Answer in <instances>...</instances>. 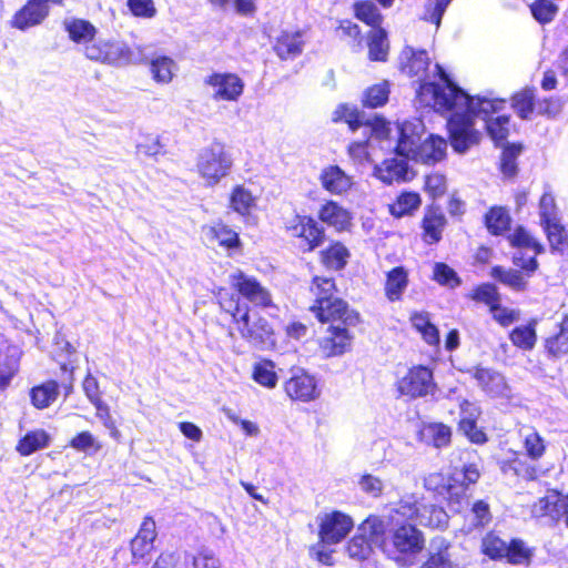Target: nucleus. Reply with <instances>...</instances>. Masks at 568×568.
I'll list each match as a JSON object with an SVG mask.
<instances>
[{
	"mask_svg": "<svg viewBox=\"0 0 568 568\" xmlns=\"http://www.w3.org/2000/svg\"><path fill=\"white\" fill-rule=\"evenodd\" d=\"M471 375L477 381L481 390L488 396L494 398L511 397V389L504 375L499 372L486 367H475L471 371Z\"/></svg>",
	"mask_w": 568,
	"mask_h": 568,
	"instance_id": "nucleus-18",
	"label": "nucleus"
},
{
	"mask_svg": "<svg viewBox=\"0 0 568 568\" xmlns=\"http://www.w3.org/2000/svg\"><path fill=\"white\" fill-rule=\"evenodd\" d=\"M384 535V521L376 516L368 517L348 542L347 552L349 557L357 560L368 558L373 547H382Z\"/></svg>",
	"mask_w": 568,
	"mask_h": 568,
	"instance_id": "nucleus-7",
	"label": "nucleus"
},
{
	"mask_svg": "<svg viewBox=\"0 0 568 568\" xmlns=\"http://www.w3.org/2000/svg\"><path fill=\"white\" fill-rule=\"evenodd\" d=\"M320 219L337 230H344L349 224V214L337 203L327 202L320 211Z\"/></svg>",
	"mask_w": 568,
	"mask_h": 568,
	"instance_id": "nucleus-37",
	"label": "nucleus"
},
{
	"mask_svg": "<svg viewBox=\"0 0 568 568\" xmlns=\"http://www.w3.org/2000/svg\"><path fill=\"white\" fill-rule=\"evenodd\" d=\"M311 292L315 296L311 311L320 322H336V320H343L344 323L353 322L347 304L335 296L336 286L332 277L315 276Z\"/></svg>",
	"mask_w": 568,
	"mask_h": 568,
	"instance_id": "nucleus-5",
	"label": "nucleus"
},
{
	"mask_svg": "<svg viewBox=\"0 0 568 568\" xmlns=\"http://www.w3.org/2000/svg\"><path fill=\"white\" fill-rule=\"evenodd\" d=\"M352 518L341 511L326 514L321 521L320 538L322 544L335 545L344 539L353 528Z\"/></svg>",
	"mask_w": 568,
	"mask_h": 568,
	"instance_id": "nucleus-17",
	"label": "nucleus"
},
{
	"mask_svg": "<svg viewBox=\"0 0 568 568\" xmlns=\"http://www.w3.org/2000/svg\"><path fill=\"white\" fill-rule=\"evenodd\" d=\"M400 59L404 73L425 80L430 63L426 50H415L412 47H406L402 52Z\"/></svg>",
	"mask_w": 568,
	"mask_h": 568,
	"instance_id": "nucleus-26",
	"label": "nucleus"
},
{
	"mask_svg": "<svg viewBox=\"0 0 568 568\" xmlns=\"http://www.w3.org/2000/svg\"><path fill=\"white\" fill-rule=\"evenodd\" d=\"M511 219L505 207L495 206L485 215V224L494 235H499L509 229Z\"/></svg>",
	"mask_w": 568,
	"mask_h": 568,
	"instance_id": "nucleus-42",
	"label": "nucleus"
},
{
	"mask_svg": "<svg viewBox=\"0 0 568 568\" xmlns=\"http://www.w3.org/2000/svg\"><path fill=\"white\" fill-rule=\"evenodd\" d=\"M471 526L480 528L488 525L491 520V513L489 505L485 500H477L473 504L470 509Z\"/></svg>",
	"mask_w": 568,
	"mask_h": 568,
	"instance_id": "nucleus-62",
	"label": "nucleus"
},
{
	"mask_svg": "<svg viewBox=\"0 0 568 568\" xmlns=\"http://www.w3.org/2000/svg\"><path fill=\"white\" fill-rule=\"evenodd\" d=\"M389 88L387 82L375 84L364 92V105L369 108H378L388 100Z\"/></svg>",
	"mask_w": 568,
	"mask_h": 568,
	"instance_id": "nucleus-53",
	"label": "nucleus"
},
{
	"mask_svg": "<svg viewBox=\"0 0 568 568\" xmlns=\"http://www.w3.org/2000/svg\"><path fill=\"white\" fill-rule=\"evenodd\" d=\"M357 485L364 494L373 498L381 497L385 489L384 480L372 474L362 475L358 479Z\"/></svg>",
	"mask_w": 568,
	"mask_h": 568,
	"instance_id": "nucleus-58",
	"label": "nucleus"
},
{
	"mask_svg": "<svg viewBox=\"0 0 568 568\" xmlns=\"http://www.w3.org/2000/svg\"><path fill=\"white\" fill-rule=\"evenodd\" d=\"M49 13L48 4L41 0H29L13 17L12 26L20 30L41 23Z\"/></svg>",
	"mask_w": 568,
	"mask_h": 568,
	"instance_id": "nucleus-25",
	"label": "nucleus"
},
{
	"mask_svg": "<svg viewBox=\"0 0 568 568\" xmlns=\"http://www.w3.org/2000/svg\"><path fill=\"white\" fill-rule=\"evenodd\" d=\"M436 388L433 372L426 366H415L397 382V389L402 395L410 398L425 397Z\"/></svg>",
	"mask_w": 568,
	"mask_h": 568,
	"instance_id": "nucleus-12",
	"label": "nucleus"
},
{
	"mask_svg": "<svg viewBox=\"0 0 568 568\" xmlns=\"http://www.w3.org/2000/svg\"><path fill=\"white\" fill-rule=\"evenodd\" d=\"M232 165L231 153L223 143L216 141L200 151L196 162L199 174L211 186L225 178Z\"/></svg>",
	"mask_w": 568,
	"mask_h": 568,
	"instance_id": "nucleus-6",
	"label": "nucleus"
},
{
	"mask_svg": "<svg viewBox=\"0 0 568 568\" xmlns=\"http://www.w3.org/2000/svg\"><path fill=\"white\" fill-rule=\"evenodd\" d=\"M531 513L536 517L548 516L556 521L562 520L568 527V495L551 491L534 504Z\"/></svg>",
	"mask_w": 568,
	"mask_h": 568,
	"instance_id": "nucleus-19",
	"label": "nucleus"
},
{
	"mask_svg": "<svg viewBox=\"0 0 568 568\" xmlns=\"http://www.w3.org/2000/svg\"><path fill=\"white\" fill-rule=\"evenodd\" d=\"M355 16L372 29L381 28L383 17L378 8L371 1H359L354 6Z\"/></svg>",
	"mask_w": 568,
	"mask_h": 568,
	"instance_id": "nucleus-47",
	"label": "nucleus"
},
{
	"mask_svg": "<svg viewBox=\"0 0 568 568\" xmlns=\"http://www.w3.org/2000/svg\"><path fill=\"white\" fill-rule=\"evenodd\" d=\"M425 133V125L417 118L397 124L396 155L425 164L443 160L447 149L446 140L433 134L423 138Z\"/></svg>",
	"mask_w": 568,
	"mask_h": 568,
	"instance_id": "nucleus-2",
	"label": "nucleus"
},
{
	"mask_svg": "<svg viewBox=\"0 0 568 568\" xmlns=\"http://www.w3.org/2000/svg\"><path fill=\"white\" fill-rule=\"evenodd\" d=\"M470 298L476 302L485 303L490 307L494 306L495 303L500 301V295L498 293L497 287L490 283H484L476 288L470 294Z\"/></svg>",
	"mask_w": 568,
	"mask_h": 568,
	"instance_id": "nucleus-59",
	"label": "nucleus"
},
{
	"mask_svg": "<svg viewBox=\"0 0 568 568\" xmlns=\"http://www.w3.org/2000/svg\"><path fill=\"white\" fill-rule=\"evenodd\" d=\"M453 0H425L423 19L439 28L443 16Z\"/></svg>",
	"mask_w": 568,
	"mask_h": 568,
	"instance_id": "nucleus-51",
	"label": "nucleus"
},
{
	"mask_svg": "<svg viewBox=\"0 0 568 568\" xmlns=\"http://www.w3.org/2000/svg\"><path fill=\"white\" fill-rule=\"evenodd\" d=\"M285 392L291 399L304 403L316 399L321 394L315 377L302 368L291 372L285 382Z\"/></svg>",
	"mask_w": 568,
	"mask_h": 568,
	"instance_id": "nucleus-16",
	"label": "nucleus"
},
{
	"mask_svg": "<svg viewBox=\"0 0 568 568\" xmlns=\"http://www.w3.org/2000/svg\"><path fill=\"white\" fill-rule=\"evenodd\" d=\"M535 326L536 321H531L528 325L515 327L509 335L511 343L524 351L532 349L537 342Z\"/></svg>",
	"mask_w": 568,
	"mask_h": 568,
	"instance_id": "nucleus-41",
	"label": "nucleus"
},
{
	"mask_svg": "<svg viewBox=\"0 0 568 568\" xmlns=\"http://www.w3.org/2000/svg\"><path fill=\"white\" fill-rule=\"evenodd\" d=\"M83 53L90 60L111 65L126 64L131 59L130 49L123 42L97 38L87 45Z\"/></svg>",
	"mask_w": 568,
	"mask_h": 568,
	"instance_id": "nucleus-10",
	"label": "nucleus"
},
{
	"mask_svg": "<svg viewBox=\"0 0 568 568\" xmlns=\"http://www.w3.org/2000/svg\"><path fill=\"white\" fill-rule=\"evenodd\" d=\"M351 317L353 322H348L347 324H353L356 321V316L351 314ZM338 321L339 323L337 325L332 324L328 327V335L323 337L320 344L322 352L327 357L343 354L351 345L352 337L345 327L346 323H344L343 320Z\"/></svg>",
	"mask_w": 568,
	"mask_h": 568,
	"instance_id": "nucleus-20",
	"label": "nucleus"
},
{
	"mask_svg": "<svg viewBox=\"0 0 568 568\" xmlns=\"http://www.w3.org/2000/svg\"><path fill=\"white\" fill-rule=\"evenodd\" d=\"M534 90L525 89L513 97V108L521 119H527L534 110Z\"/></svg>",
	"mask_w": 568,
	"mask_h": 568,
	"instance_id": "nucleus-54",
	"label": "nucleus"
},
{
	"mask_svg": "<svg viewBox=\"0 0 568 568\" xmlns=\"http://www.w3.org/2000/svg\"><path fill=\"white\" fill-rule=\"evenodd\" d=\"M493 318L501 326L507 327L519 320V311L503 306L500 301L490 307Z\"/></svg>",
	"mask_w": 568,
	"mask_h": 568,
	"instance_id": "nucleus-61",
	"label": "nucleus"
},
{
	"mask_svg": "<svg viewBox=\"0 0 568 568\" xmlns=\"http://www.w3.org/2000/svg\"><path fill=\"white\" fill-rule=\"evenodd\" d=\"M230 204L234 212L244 216L256 205V197L245 186L237 185L231 193Z\"/></svg>",
	"mask_w": 568,
	"mask_h": 568,
	"instance_id": "nucleus-38",
	"label": "nucleus"
},
{
	"mask_svg": "<svg viewBox=\"0 0 568 568\" xmlns=\"http://www.w3.org/2000/svg\"><path fill=\"white\" fill-rule=\"evenodd\" d=\"M408 272L404 266H396L386 273L384 292L386 298L392 302H399L408 287Z\"/></svg>",
	"mask_w": 568,
	"mask_h": 568,
	"instance_id": "nucleus-29",
	"label": "nucleus"
},
{
	"mask_svg": "<svg viewBox=\"0 0 568 568\" xmlns=\"http://www.w3.org/2000/svg\"><path fill=\"white\" fill-rule=\"evenodd\" d=\"M439 81H424L417 91L419 103L436 112L450 113L447 121L450 144L458 153H465L480 140L475 129V119L484 122V128L496 144L504 143L509 134V116L498 114L506 106L505 99L491 95L470 97L455 84L439 65L435 64Z\"/></svg>",
	"mask_w": 568,
	"mask_h": 568,
	"instance_id": "nucleus-1",
	"label": "nucleus"
},
{
	"mask_svg": "<svg viewBox=\"0 0 568 568\" xmlns=\"http://www.w3.org/2000/svg\"><path fill=\"white\" fill-rule=\"evenodd\" d=\"M63 28L70 40L82 45L83 50L94 41L98 33L97 28L91 22L74 17L65 18L63 20Z\"/></svg>",
	"mask_w": 568,
	"mask_h": 568,
	"instance_id": "nucleus-27",
	"label": "nucleus"
},
{
	"mask_svg": "<svg viewBox=\"0 0 568 568\" xmlns=\"http://www.w3.org/2000/svg\"><path fill=\"white\" fill-rule=\"evenodd\" d=\"M368 58L386 61L388 54L387 33L383 28L371 29L367 36Z\"/></svg>",
	"mask_w": 568,
	"mask_h": 568,
	"instance_id": "nucleus-35",
	"label": "nucleus"
},
{
	"mask_svg": "<svg viewBox=\"0 0 568 568\" xmlns=\"http://www.w3.org/2000/svg\"><path fill=\"white\" fill-rule=\"evenodd\" d=\"M481 549L491 559L504 558L507 551V542L494 532H489L483 538Z\"/></svg>",
	"mask_w": 568,
	"mask_h": 568,
	"instance_id": "nucleus-55",
	"label": "nucleus"
},
{
	"mask_svg": "<svg viewBox=\"0 0 568 568\" xmlns=\"http://www.w3.org/2000/svg\"><path fill=\"white\" fill-rule=\"evenodd\" d=\"M230 283L239 293L235 296H242L247 302L257 307H273V298L270 291L264 287L256 278L237 271L230 275Z\"/></svg>",
	"mask_w": 568,
	"mask_h": 568,
	"instance_id": "nucleus-11",
	"label": "nucleus"
},
{
	"mask_svg": "<svg viewBox=\"0 0 568 568\" xmlns=\"http://www.w3.org/2000/svg\"><path fill=\"white\" fill-rule=\"evenodd\" d=\"M433 504L419 503L414 496L406 497L399 501L397 507L394 509L392 520L399 521V518L412 521V524L419 525V519L424 517H430L433 514Z\"/></svg>",
	"mask_w": 568,
	"mask_h": 568,
	"instance_id": "nucleus-24",
	"label": "nucleus"
},
{
	"mask_svg": "<svg viewBox=\"0 0 568 568\" xmlns=\"http://www.w3.org/2000/svg\"><path fill=\"white\" fill-rule=\"evenodd\" d=\"M505 557L514 565L525 564L530 558V551L521 540L515 539L507 544Z\"/></svg>",
	"mask_w": 568,
	"mask_h": 568,
	"instance_id": "nucleus-63",
	"label": "nucleus"
},
{
	"mask_svg": "<svg viewBox=\"0 0 568 568\" xmlns=\"http://www.w3.org/2000/svg\"><path fill=\"white\" fill-rule=\"evenodd\" d=\"M423 546L422 534L412 523L395 528L388 539L384 537L382 544L384 551L396 561H400L404 555L417 554Z\"/></svg>",
	"mask_w": 568,
	"mask_h": 568,
	"instance_id": "nucleus-8",
	"label": "nucleus"
},
{
	"mask_svg": "<svg viewBox=\"0 0 568 568\" xmlns=\"http://www.w3.org/2000/svg\"><path fill=\"white\" fill-rule=\"evenodd\" d=\"M206 235L226 248H234L240 244L237 233L222 223L210 226L206 230Z\"/></svg>",
	"mask_w": 568,
	"mask_h": 568,
	"instance_id": "nucleus-46",
	"label": "nucleus"
},
{
	"mask_svg": "<svg viewBox=\"0 0 568 568\" xmlns=\"http://www.w3.org/2000/svg\"><path fill=\"white\" fill-rule=\"evenodd\" d=\"M286 231L301 240L300 247L304 251H312L323 242V231L317 223L304 215L295 214L285 222Z\"/></svg>",
	"mask_w": 568,
	"mask_h": 568,
	"instance_id": "nucleus-13",
	"label": "nucleus"
},
{
	"mask_svg": "<svg viewBox=\"0 0 568 568\" xmlns=\"http://www.w3.org/2000/svg\"><path fill=\"white\" fill-rule=\"evenodd\" d=\"M490 275L515 291H525L527 287V281L518 270H507L497 265L491 268Z\"/></svg>",
	"mask_w": 568,
	"mask_h": 568,
	"instance_id": "nucleus-40",
	"label": "nucleus"
},
{
	"mask_svg": "<svg viewBox=\"0 0 568 568\" xmlns=\"http://www.w3.org/2000/svg\"><path fill=\"white\" fill-rule=\"evenodd\" d=\"M447 224L446 216L438 209H428L423 217V239L427 244L438 243Z\"/></svg>",
	"mask_w": 568,
	"mask_h": 568,
	"instance_id": "nucleus-30",
	"label": "nucleus"
},
{
	"mask_svg": "<svg viewBox=\"0 0 568 568\" xmlns=\"http://www.w3.org/2000/svg\"><path fill=\"white\" fill-rule=\"evenodd\" d=\"M508 240L510 244L518 247V250L542 248V246L521 226L517 227L514 233L508 236Z\"/></svg>",
	"mask_w": 568,
	"mask_h": 568,
	"instance_id": "nucleus-64",
	"label": "nucleus"
},
{
	"mask_svg": "<svg viewBox=\"0 0 568 568\" xmlns=\"http://www.w3.org/2000/svg\"><path fill=\"white\" fill-rule=\"evenodd\" d=\"M62 387L55 381H48L41 385L34 386L30 390L32 405L38 409H44L54 403L59 395V388Z\"/></svg>",
	"mask_w": 568,
	"mask_h": 568,
	"instance_id": "nucleus-33",
	"label": "nucleus"
},
{
	"mask_svg": "<svg viewBox=\"0 0 568 568\" xmlns=\"http://www.w3.org/2000/svg\"><path fill=\"white\" fill-rule=\"evenodd\" d=\"M520 437L524 440V446L528 457L534 460L539 459L546 449L544 439L532 427L524 426L519 430Z\"/></svg>",
	"mask_w": 568,
	"mask_h": 568,
	"instance_id": "nucleus-39",
	"label": "nucleus"
},
{
	"mask_svg": "<svg viewBox=\"0 0 568 568\" xmlns=\"http://www.w3.org/2000/svg\"><path fill=\"white\" fill-rule=\"evenodd\" d=\"M304 34L302 31H282L273 42V50L281 60H294L304 49Z\"/></svg>",
	"mask_w": 568,
	"mask_h": 568,
	"instance_id": "nucleus-22",
	"label": "nucleus"
},
{
	"mask_svg": "<svg viewBox=\"0 0 568 568\" xmlns=\"http://www.w3.org/2000/svg\"><path fill=\"white\" fill-rule=\"evenodd\" d=\"M217 298L221 307L232 315L243 339L260 349H270L275 346L274 329L266 318L251 311L245 303H241L239 296L227 290H220Z\"/></svg>",
	"mask_w": 568,
	"mask_h": 568,
	"instance_id": "nucleus-3",
	"label": "nucleus"
},
{
	"mask_svg": "<svg viewBox=\"0 0 568 568\" xmlns=\"http://www.w3.org/2000/svg\"><path fill=\"white\" fill-rule=\"evenodd\" d=\"M342 113L341 118L345 120L348 128L353 132L361 131L363 140L358 139L349 145V153L353 156H362L366 153V148L374 141L384 142L388 139L390 129L389 123L384 119L374 118L373 120L366 118L363 112L348 106H341L335 111L334 120L336 121V113Z\"/></svg>",
	"mask_w": 568,
	"mask_h": 568,
	"instance_id": "nucleus-4",
	"label": "nucleus"
},
{
	"mask_svg": "<svg viewBox=\"0 0 568 568\" xmlns=\"http://www.w3.org/2000/svg\"><path fill=\"white\" fill-rule=\"evenodd\" d=\"M423 436L435 447L442 448L449 444L452 432L448 426L440 423H434L425 426Z\"/></svg>",
	"mask_w": 568,
	"mask_h": 568,
	"instance_id": "nucleus-48",
	"label": "nucleus"
},
{
	"mask_svg": "<svg viewBox=\"0 0 568 568\" xmlns=\"http://www.w3.org/2000/svg\"><path fill=\"white\" fill-rule=\"evenodd\" d=\"M253 378L262 386L273 388L276 386L277 376L272 362L260 363L254 367Z\"/></svg>",
	"mask_w": 568,
	"mask_h": 568,
	"instance_id": "nucleus-57",
	"label": "nucleus"
},
{
	"mask_svg": "<svg viewBox=\"0 0 568 568\" xmlns=\"http://www.w3.org/2000/svg\"><path fill=\"white\" fill-rule=\"evenodd\" d=\"M348 256L347 248L335 243L322 252V262L327 268L338 271L346 265Z\"/></svg>",
	"mask_w": 568,
	"mask_h": 568,
	"instance_id": "nucleus-45",
	"label": "nucleus"
},
{
	"mask_svg": "<svg viewBox=\"0 0 568 568\" xmlns=\"http://www.w3.org/2000/svg\"><path fill=\"white\" fill-rule=\"evenodd\" d=\"M542 248L518 250L513 257L516 266L527 272L528 276L537 270L538 263L536 256Z\"/></svg>",
	"mask_w": 568,
	"mask_h": 568,
	"instance_id": "nucleus-56",
	"label": "nucleus"
},
{
	"mask_svg": "<svg viewBox=\"0 0 568 568\" xmlns=\"http://www.w3.org/2000/svg\"><path fill=\"white\" fill-rule=\"evenodd\" d=\"M479 470L475 464L464 465L462 470H456L448 480L447 498L453 510L459 513L468 506L467 488L479 478Z\"/></svg>",
	"mask_w": 568,
	"mask_h": 568,
	"instance_id": "nucleus-9",
	"label": "nucleus"
},
{
	"mask_svg": "<svg viewBox=\"0 0 568 568\" xmlns=\"http://www.w3.org/2000/svg\"><path fill=\"white\" fill-rule=\"evenodd\" d=\"M409 161L410 159L398 155L384 160L381 165L375 168V176L387 184L407 181L410 179Z\"/></svg>",
	"mask_w": 568,
	"mask_h": 568,
	"instance_id": "nucleus-23",
	"label": "nucleus"
},
{
	"mask_svg": "<svg viewBox=\"0 0 568 568\" xmlns=\"http://www.w3.org/2000/svg\"><path fill=\"white\" fill-rule=\"evenodd\" d=\"M463 417L459 422L460 429L475 444H484L487 440L486 434L476 425L477 408L467 400L460 404Z\"/></svg>",
	"mask_w": 568,
	"mask_h": 568,
	"instance_id": "nucleus-32",
	"label": "nucleus"
},
{
	"mask_svg": "<svg viewBox=\"0 0 568 568\" xmlns=\"http://www.w3.org/2000/svg\"><path fill=\"white\" fill-rule=\"evenodd\" d=\"M48 444V434L42 429H38L27 433L24 437L19 442L17 449L21 455L29 456L32 453L47 447Z\"/></svg>",
	"mask_w": 568,
	"mask_h": 568,
	"instance_id": "nucleus-43",
	"label": "nucleus"
},
{
	"mask_svg": "<svg viewBox=\"0 0 568 568\" xmlns=\"http://www.w3.org/2000/svg\"><path fill=\"white\" fill-rule=\"evenodd\" d=\"M545 348L552 357H561L568 353V315L558 324V332L545 339Z\"/></svg>",
	"mask_w": 568,
	"mask_h": 568,
	"instance_id": "nucleus-34",
	"label": "nucleus"
},
{
	"mask_svg": "<svg viewBox=\"0 0 568 568\" xmlns=\"http://www.w3.org/2000/svg\"><path fill=\"white\" fill-rule=\"evenodd\" d=\"M204 83L213 89L215 101L235 102L244 91V81L231 72H214L205 78Z\"/></svg>",
	"mask_w": 568,
	"mask_h": 568,
	"instance_id": "nucleus-14",
	"label": "nucleus"
},
{
	"mask_svg": "<svg viewBox=\"0 0 568 568\" xmlns=\"http://www.w3.org/2000/svg\"><path fill=\"white\" fill-rule=\"evenodd\" d=\"M22 351L18 345L0 341V388L7 387L19 369Z\"/></svg>",
	"mask_w": 568,
	"mask_h": 568,
	"instance_id": "nucleus-21",
	"label": "nucleus"
},
{
	"mask_svg": "<svg viewBox=\"0 0 568 568\" xmlns=\"http://www.w3.org/2000/svg\"><path fill=\"white\" fill-rule=\"evenodd\" d=\"M551 250L560 254L568 252V235L565 227L560 224V221L550 222L542 225Z\"/></svg>",
	"mask_w": 568,
	"mask_h": 568,
	"instance_id": "nucleus-44",
	"label": "nucleus"
},
{
	"mask_svg": "<svg viewBox=\"0 0 568 568\" xmlns=\"http://www.w3.org/2000/svg\"><path fill=\"white\" fill-rule=\"evenodd\" d=\"M155 537V521L151 517H145L136 536L131 541V551L133 558H144L145 555H148L153 548Z\"/></svg>",
	"mask_w": 568,
	"mask_h": 568,
	"instance_id": "nucleus-28",
	"label": "nucleus"
},
{
	"mask_svg": "<svg viewBox=\"0 0 568 568\" xmlns=\"http://www.w3.org/2000/svg\"><path fill=\"white\" fill-rule=\"evenodd\" d=\"M420 204V197L417 193L407 192L398 196L397 201L390 205V213L400 217L413 213Z\"/></svg>",
	"mask_w": 568,
	"mask_h": 568,
	"instance_id": "nucleus-50",
	"label": "nucleus"
},
{
	"mask_svg": "<svg viewBox=\"0 0 568 568\" xmlns=\"http://www.w3.org/2000/svg\"><path fill=\"white\" fill-rule=\"evenodd\" d=\"M434 280L448 287H457L460 284V280L457 273L445 263H436L434 265Z\"/></svg>",
	"mask_w": 568,
	"mask_h": 568,
	"instance_id": "nucleus-60",
	"label": "nucleus"
},
{
	"mask_svg": "<svg viewBox=\"0 0 568 568\" xmlns=\"http://www.w3.org/2000/svg\"><path fill=\"white\" fill-rule=\"evenodd\" d=\"M176 70L175 61L166 55H155L151 59L150 71L158 83H170Z\"/></svg>",
	"mask_w": 568,
	"mask_h": 568,
	"instance_id": "nucleus-36",
	"label": "nucleus"
},
{
	"mask_svg": "<svg viewBox=\"0 0 568 568\" xmlns=\"http://www.w3.org/2000/svg\"><path fill=\"white\" fill-rule=\"evenodd\" d=\"M320 180L322 186L332 194H342L352 186V179L337 165L324 168Z\"/></svg>",
	"mask_w": 568,
	"mask_h": 568,
	"instance_id": "nucleus-31",
	"label": "nucleus"
},
{
	"mask_svg": "<svg viewBox=\"0 0 568 568\" xmlns=\"http://www.w3.org/2000/svg\"><path fill=\"white\" fill-rule=\"evenodd\" d=\"M539 215L542 225L559 221L556 201L548 187L545 189L539 201Z\"/></svg>",
	"mask_w": 568,
	"mask_h": 568,
	"instance_id": "nucleus-52",
	"label": "nucleus"
},
{
	"mask_svg": "<svg viewBox=\"0 0 568 568\" xmlns=\"http://www.w3.org/2000/svg\"><path fill=\"white\" fill-rule=\"evenodd\" d=\"M558 6L551 0H536L530 6L532 17L540 23H550L558 13Z\"/></svg>",
	"mask_w": 568,
	"mask_h": 568,
	"instance_id": "nucleus-49",
	"label": "nucleus"
},
{
	"mask_svg": "<svg viewBox=\"0 0 568 568\" xmlns=\"http://www.w3.org/2000/svg\"><path fill=\"white\" fill-rule=\"evenodd\" d=\"M53 356L60 364V368L63 373L61 386L64 390V396L68 397L73 390V372L75 369L77 352L60 333L54 337Z\"/></svg>",
	"mask_w": 568,
	"mask_h": 568,
	"instance_id": "nucleus-15",
	"label": "nucleus"
}]
</instances>
